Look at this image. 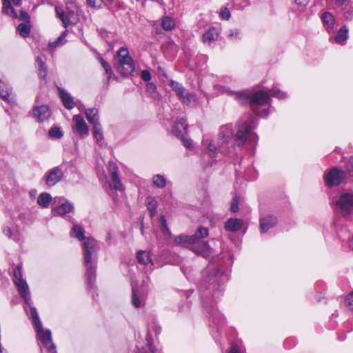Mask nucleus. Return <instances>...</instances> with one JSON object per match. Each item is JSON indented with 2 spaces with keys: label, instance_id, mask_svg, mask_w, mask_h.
<instances>
[{
  "label": "nucleus",
  "instance_id": "79ce46f5",
  "mask_svg": "<svg viewBox=\"0 0 353 353\" xmlns=\"http://www.w3.org/2000/svg\"><path fill=\"white\" fill-rule=\"evenodd\" d=\"M236 9H242L249 5V0H230Z\"/></svg>",
  "mask_w": 353,
  "mask_h": 353
},
{
  "label": "nucleus",
  "instance_id": "cd10ccee",
  "mask_svg": "<svg viewBox=\"0 0 353 353\" xmlns=\"http://www.w3.org/2000/svg\"><path fill=\"white\" fill-rule=\"evenodd\" d=\"M348 30L345 26H343L337 32L334 40L336 43L343 44L347 39Z\"/></svg>",
  "mask_w": 353,
  "mask_h": 353
},
{
  "label": "nucleus",
  "instance_id": "20e7f679",
  "mask_svg": "<svg viewBox=\"0 0 353 353\" xmlns=\"http://www.w3.org/2000/svg\"><path fill=\"white\" fill-rule=\"evenodd\" d=\"M208 230L205 227H199L196 233L188 236L181 234L175 236L174 242L177 245H191V250L196 254L207 257L211 254V248L207 241L203 240L208 236Z\"/></svg>",
  "mask_w": 353,
  "mask_h": 353
},
{
  "label": "nucleus",
  "instance_id": "f3484780",
  "mask_svg": "<svg viewBox=\"0 0 353 353\" xmlns=\"http://www.w3.org/2000/svg\"><path fill=\"white\" fill-rule=\"evenodd\" d=\"M187 128L188 125L185 123V120L181 119L174 123L172 132L175 137L182 138L187 134Z\"/></svg>",
  "mask_w": 353,
  "mask_h": 353
},
{
  "label": "nucleus",
  "instance_id": "37998d69",
  "mask_svg": "<svg viewBox=\"0 0 353 353\" xmlns=\"http://www.w3.org/2000/svg\"><path fill=\"white\" fill-rule=\"evenodd\" d=\"M99 60H100L101 65L103 66V69L105 70V74L107 75V79H108V80H109L110 79V77H111V75H112V68H111V66L103 59L100 58Z\"/></svg>",
  "mask_w": 353,
  "mask_h": 353
},
{
  "label": "nucleus",
  "instance_id": "4c0bfd02",
  "mask_svg": "<svg viewBox=\"0 0 353 353\" xmlns=\"http://www.w3.org/2000/svg\"><path fill=\"white\" fill-rule=\"evenodd\" d=\"M157 204L156 201L152 198H149L148 200V209L150 212L151 217L156 214Z\"/></svg>",
  "mask_w": 353,
  "mask_h": 353
},
{
  "label": "nucleus",
  "instance_id": "a878e982",
  "mask_svg": "<svg viewBox=\"0 0 353 353\" xmlns=\"http://www.w3.org/2000/svg\"><path fill=\"white\" fill-rule=\"evenodd\" d=\"M85 117L92 125L100 123L99 121L98 110L96 108H89L85 110Z\"/></svg>",
  "mask_w": 353,
  "mask_h": 353
},
{
  "label": "nucleus",
  "instance_id": "09e8293b",
  "mask_svg": "<svg viewBox=\"0 0 353 353\" xmlns=\"http://www.w3.org/2000/svg\"><path fill=\"white\" fill-rule=\"evenodd\" d=\"M141 79L146 82H149L151 80V74L147 70H143L141 74Z\"/></svg>",
  "mask_w": 353,
  "mask_h": 353
},
{
  "label": "nucleus",
  "instance_id": "bf43d9fd",
  "mask_svg": "<svg viewBox=\"0 0 353 353\" xmlns=\"http://www.w3.org/2000/svg\"><path fill=\"white\" fill-rule=\"evenodd\" d=\"M3 233L6 236H8L9 238L12 236V231L10 228H6L3 229Z\"/></svg>",
  "mask_w": 353,
  "mask_h": 353
},
{
  "label": "nucleus",
  "instance_id": "f257e3e1",
  "mask_svg": "<svg viewBox=\"0 0 353 353\" xmlns=\"http://www.w3.org/2000/svg\"><path fill=\"white\" fill-rule=\"evenodd\" d=\"M255 119L250 117L248 120L239 121L236 126V132L233 134L230 125H223L219 129L218 135L219 145L216 146L210 143L208 145V150L215 153L221 152L224 155H234V154L228 146V139L230 136H233L239 147L243 145L248 140L251 143H255L257 141V135L252 132L255 128Z\"/></svg>",
  "mask_w": 353,
  "mask_h": 353
},
{
  "label": "nucleus",
  "instance_id": "473e14b6",
  "mask_svg": "<svg viewBox=\"0 0 353 353\" xmlns=\"http://www.w3.org/2000/svg\"><path fill=\"white\" fill-rule=\"evenodd\" d=\"M170 86L176 92L179 98L183 96V94H185L186 91V90L180 83L173 80L170 81Z\"/></svg>",
  "mask_w": 353,
  "mask_h": 353
},
{
  "label": "nucleus",
  "instance_id": "f704fd0d",
  "mask_svg": "<svg viewBox=\"0 0 353 353\" xmlns=\"http://www.w3.org/2000/svg\"><path fill=\"white\" fill-rule=\"evenodd\" d=\"M152 183L159 188H163L166 185V179L161 174H156L153 176Z\"/></svg>",
  "mask_w": 353,
  "mask_h": 353
},
{
  "label": "nucleus",
  "instance_id": "0eeeda50",
  "mask_svg": "<svg viewBox=\"0 0 353 353\" xmlns=\"http://www.w3.org/2000/svg\"><path fill=\"white\" fill-rule=\"evenodd\" d=\"M117 57L116 68L117 71L123 76L130 74L134 70V64L129 56L128 50L126 48H121L117 52Z\"/></svg>",
  "mask_w": 353,
  "mask_h": 353
},
{
  "label": "nucleus",
  "instance_id": "c85d7f7f",
  "mask_svg": "<svg viewBox=\"0 0 353 353\" xmlns=\"http://www.w3.org/2000/svg\"><path fill=\"white\" fill-rule=\"evenodd\" d=\"M180 100L183 103L186 104L188 105H190L194 104L197 102V98L195 94L185 91V94H183L180 98Z\"/></svg>",
  "mask_w": 353,
  "mask_h": 353
},
{
  "label": "nucleus",
  "instance_id": "412c9836",
  "mask_svg": "<svg viewBox=\"0 0 353 353\" xmlns=\"http://www.w3.org/2000/svg\"><path fill=\"white\" fill-rule=\"evenodd\" d=\"M137 259L139 264L147 265L150 264L151 266L153 265V262L151 259V254L149 251L139 250L137 253Z\"/></svg>",
  "mask_w": 353,
  "mask_h": 353
},
{
  "label": "nucleus",
  "instance_id": "5701e85b",
  "mask_svg": "<svg viewBox=\"0 0 353 353\" xmlns=\"http://www.w3.org/2000/svg\"><path fill=\"white\" fill-rule=\"evenodd\" d=\"M55 10L57 15L61 20L64 27H67L69 23H74V21L71 19L73 12L65 14L62 9L57 7Z\"/></svg>",
  "mask_w": 353,
  "mask_h": 353
},
{
  "label": "nucleus",
  "instance_id": "c756f323",
  "mask_svg": "<svg viewBox=\"0 0 353 353\" xmlns=\"http://www.w3.org/2000/svg\"><path fill=\"white\" fill-rule=\"evenodd\" d=\"M66 34L67 32L65 31L57 38L56 41L50 42L48 44L49 48L52 50L55 49L57 47H60L63 46L66 42Z\"/></svg>",
  "mask_w": 353,
  "mask_h": 353
},
{
  "label": "nucleus",
  "instance_id": "9d476101",
  "mask_svg": "<svg viewBox=\"0 0 353 353\" xmlns=\"http://www.w3.org/2000/svg\"><path fill=\"white\" fill-rule=\"evenodd\" d=\"M345 178V172L333 168L325 174V182L327 186L339 185Z\"/></svg>",
  "mask_w": 353,
  "mask_h": 353
},
{
  "label": "nucleus",
  "instance_id": "13d9d810",
  "mask_svg": "<svg viewBox=\"0 0 353 353\" xmlns=\"http://www.w3.org/2000/svg\"><path fill=\"white\" fill-rule=\"evenodd\" d=\"M296 3L300 6H305L309 3L310 0H294Z\"/></svg>",
  "mask_w": 353,
  "mask_h": 353
},
{
  "label": "nucleus",
  "instance_id": "3c124183",
  "mask_svg": "<svg viewBox=\"0 0 353 353\" xmlns=\"http://www.w3.org/2000/svg\"><path fill=\"white\" fill-rule=\"evenodd\" d=\"M230 210L232 212H236L239 210V202L236 198H234L231 206Z\"/></svg>",
  "mask_w": 353,
  "mask_h": 353
},
{
  "label": "nucleus",
  "instance_id": "39448f33",
  "mask_svg": "<svg viewBox=\"0 0 353 353\" xmlns=\"http://www.w3.org/2000/svg\"><path fill=\"white\" fill-rule=\"evenodd\" d=\"M28 315L32 319L37 336L41 343L47 346L49 345V352L51 353H57L56 347L52 342L51 332L48 330L43 331L42 323L38 315L36 308L32 305H29V307L24 306Z\"/></svg>",
  "mask_w": 353,
  "mask_h": 353
},
{
  "label": "nucleus",
  "instance_id": "58836bf2",
  "mask_svg": "<svg viewBox=\"0 0 353 353\" xmlns=\"http://www.w3.org/2000/svg\"><path fill=\"white\" fill-rule=\"evenodd\" d=\"M160 220H161V230L162 233L165 236H170L171 232H170V231L168 228V226L167 225L166 219H165V216L163 215H161Z\"/></svg>",
  "mask_w": 353,
  "mask_h": 353
},
{
  "label": "nucleus",
  "instance_id": "ea45409f",
  "mask_svg": "<svg viewBox=\"0 0 353 353\" xmlns=\"http://www.w3.org/2000/svg\"><path fill=\"white\" fill-rule=\"evenodd\" d=\"M36 61L39 65V75L42 78H45L47 75V68L45 63L39 57H37Z\"/></svg>",
  "mask_w": 353,
  "mask_h": 353
},
{
  "label": "nucleus",
  "instance_id": "393cba45",
  "mask_svg": "<svg viewBox=\"0 0 353 353\" xmlns=\"http://www.w3.org/2000/svg\"><path fill=\"white\" fill-rule=\"evenodd\" d=\"M321 19L328 31L332 30L334 28V17L329 13L325 12L321 15Z\"/></svg>",
  "mask_w": 353,
  "mask_h": 353
},
{
  "label": "nucleus",
  "instance_id": "864d4df0",
  "mask_svg": "<svg viewBox=\"0 0 353 353\" xmlns=\"http://www.w3.org/2000/svg\"><path fill=\"white\" fill-rule=\"evenodd\" d=\"M146 90L148 92L152 94L156 92L157 87L153 83H148L146 85Z\"/></svg>",
  "mask_w": 353,
  "mask_h": 353
},
{
  "label": "nucleus",
  "instance_id": "5fc2aeb1",
  "mask_svg": "<svg viewBox=\"0 0 353 353\" xmlns=\"http://www.w3.org/2000/svg\"><path fill=\"white\" fill-rule=\"evenodd\" d=\"M183 143V145L187 148H191L192 147V143L190 139H185L184 136L182 138H179Z\"/></svg>",
  "mask_w": 353,
  "mask_h": 353
},
{
  "label": "nucleus",
  "instance_id": "8fccbe9b",
  "mask_svg": "<svg viewBox=\"0 0 353 353\" xmlns=\"http://www.w3.org/2000/svg\"><path fill=\"white\" fill-rule=\"evenodd\" d=\"M240 32L238 29H231L229 31L228 37L230 39H238L239 38Z\"/></svg>",
  "mask_w": 353,
  "mask_h": 353
},
{
  "label": "nucleus",
  "instance_id": "9b49d317",
  "mask_svg": "<svg viewBox=\"0 0 353 353\" xmlns=\"http://www.w3.org/2000/svg\"><path fill=\"white\" fill-rule=\"evenodd\" d=\"M64 176V172L60 166L54 167L45 174V182L47 186L52 187L61 181Z\"/></svg>",
  "mask_w": 353,
  "mask_h": 353
},
{
  "label": "nucleus",
  "instance_id": "a18cd8bd",
  "mask_svg": "<svg viewBox=\"0 0 353 353\" xmlns=\"http://www.w3.org/2000/svg\"><path fill=\"white\" fill-rule=\"evenodd\" d=\"M346 307L350 310L353 311V292L350 293L345 301Z\"/></svg>",
  "mask_w": 353,
  "mask_h": 353
},
{
  "label": "nucleus",
  "instance_id": "603ef678",
  "mask_svg": "<svg viewBox=\"0 0 353 353\" xmlns=\"http://www.w3.org/2000/svg\"><path fill=\"white\" fill-rule=\"evenodd\" d=\"M346 170L350 176H353V157L349 159Z\"/></svg>",
  "mask_w": 353,
  "mask_h": 353
},
{
  "label": "nucleus",
  "instance_id": "72a5a7b5",
  "mask_svg": "<svg viewBox=\"0 0 353 353\" xmlns=\"http://www.w3.org/2000/svg\"><path fill=\"white\" fill-rule=\"evenodd\" d=\"M175 26L174 21L170 17H164L161 20V26L163 30H171Z\"/></svg>",
  "mask_w": 353,
  "mask_h": 353
},
{
  "label": "nucleus",
  "instance_id": "7c9ffc66",
  "mask_svg": "<svg viewBox=\"0 0 353 353\" xmlns=\"http://www.w3.org/2000/svg\"><path fill=\"white\" fill-rule=\"evenodd\" d=\"M0 97L1 99L8 103H12L14 100V96L12 90L10 88L0 89Z\"/></svg>",
  "mask_w": 353,
  "mask_h": 353
},
{
  "label": "nucleus",
  "instance_id": "4d7b16f0",
  "mask_svg": "<svg viewBox=\"0 0 353 353\" xmlns=\"http://www.w3.org/2000/svg\"><path fill=\"white\" fill-rule=\"evenodd\" d=\"M344 16L347 19H353V10H347L344 13Z\"/></svg>",
  "mask_w": 353,
  "mask_h": 353
},
{
  "label": "nucleus",
  "instance_id": "de8ad7c7",
  "mask_svg": "<svg viewBox=\"0 0 353 353\" xmlns=\"http://www.w3.org/2000/svg\"><path fill=\"white\" fill-rule=\"evenodd\" d=\"M220 17L222 19L228 20L230 18V12L228 8L223 7L220 11Z\"/></svg>",
  "mask_w": 353,
  "mask_h": 353
},
{
  "label": "nucleus",
  "instance_id": "aec40b11",
  "mask_svg": "<svg viewBox=\"0 0 353 353\" xmlns=\"http://www.w3.org/2000/svg\"><path fill=\"white\" fill-rule=\"evenodd\" d=\"M132 303L137 308L141 307L145 304L144 294L134 287H132Z\"/></svg>",
  "mask_w": 353,
  "mask_h": 353
},
{
  "label": "nucleus",
  "instance_id": "e433bc0d",
  "mask_svg": "<svg viewBox=\"0 0 353 353\" xmlns=\"http://www.w3.org/2000/svg\"><path fill=\"white\" fill-rule=\"evenodd\" d=\"M93 136L98 143L103 139V136L100 123H97L93 125Z\"/></svg>",
  "mask_w": 353,
  "mask_h": 353
},
{
  "label": "nucleus",
  "instance_id": "a19ab883",
  "mask_svg": "<svg viewBox=\"0 0 353 353\" xmlns=\"http://www.w3.org/2000/svg\"><path fill=\"white\" fill-rule=\"evenodd\" d=\"M48 134L50 137L55 139H60L63 136L61 129L57 126L51 128Z\"/></svg>",
  "mask_w": 353,
  "mask_h": 353
},
{
  "label": "nucleus",
  "instance_id": "052dcab7",
  "mask_svg": "<svg viewBox=\"0 0 353 353\" xmlns=\"http://www.w3.org/2000/svg\"><path fill=\"white\" fill-rule=\"evenodd\" d=\"M230 353H240V350L238 346L233 345L230 348Z\"/></svg>",
  "mask_w": 353,
  "mask_h": 353
},
{
  "label": "nucleus",
  "instance_id": "4468645a",
  "mask_svg": "<svg viewBox=\"0 0 353 353\" xmlns=\"http://www.w3.org/2000/svg\"><path fill=\"white\" fill-rule=\"evenodd\" d=\"M12 3L14 6H19L21 3V0H3L2 12L12 18H17L18 15L12 8Z\"/></svg>",
  "mask_w": 353,
  "mask_h": 353
},
{
  "label": "nucleus",
  "instance_id": "dca6fc26",
  "mask_svg": "<svg viewBox=\"0 0 353 353\" xmlns=\"http://www.w3.org/2000/svg\"><path fill=\"white\" fill-rule=\"evenodd\" d=\"M277 223L276 217L268 215L260 219V230L262 233L266 232Z\"/></svg>",
  "mask_w": 353,
  "mask_h": 353
},
{
  "label": "nucleus",
  "instance_id": "680f3d73",
  "mask_svg": "<svg viewBox=\"0 0 353 353\" xmlns=\"http://www.w3.org/2000/svg\"><path fill=\"white\" fill-rule=\"evenodd\" d=\"M203 306L208 313L211 312V311L212 310L213 306H212V309H211L210 307H208V303L205 301H203Z\"/></svg>",
  "mask_w": 353,
  "mask_h": 353
},
{
  "label": "nucleus",
  "instance_id": "6e6d98bb",
  "mask_svg": "<svg viewBox=\"0 0 353 353\" xmlns=\"http://www.w3.org/2000/svg\"><path fill=\"white\" fill-rule=\"evenodd\" d=\"M19 17L21 20L26 21V23H28V19H29L28 14L26 11H23V10H21L20 12V15Z\"/></svg>",
  "mask_w": 353,
  "mask_h": 353
},
{
  "label": "nucleus",
  "instance_id": "e2e57ef3",
  "mask_svg": "<svg viewBox=\"0 0 353 353\" xmlns=\"http://www.w3.org/2000/svg\"><path fill=\"white\" fill-rule=\"evenodd\" d=\"M349 246L353 250V236L349 240Z\"/></svg>",
  "mask_w": 353,
  "mask_h": 353
},
{
  "label": "nucleus",
  "instance_id": "423d86ee",
  "mask_svg": "<svg viewBox=\"0 0 353 353\" xmlns=\"http://www.w3.org/2000/svg\"><path fill=\"white\" fill-rule=\"evenodd\" d=\"M13 281L17 286L18 291L23 297L25 306L29 307L30 303V296L28 285L25 279H23V272L21 265H17L12 268Z\"/></svg>",
  "mask_w": 353,
  "mask_h": 353
},
{
  "label": "nucleus",
  "instance_id": "f03ea898",
  "mask_svg": "<svg viewBox=\"0 0 353 353\" xmlns=\"http://www.w3.org/2000/svg\"><path fill=\"white\" fill-rule=\"evenodd\" d=\"M70 236L79 241H83V261L86 268V277L89 288H93L96 281L97 265L93 261L92 256L97 250V242L92 237H85L83 228L77 224L73 225Z\"/></svg>",
  "mask_w": 353,
  "mask_h": 353
},
{
  "label": "nucleus",
  "instance_id": "ddd939ff",
  "mask_svg": "<svg viewBox=\"0 0 353 353\" xmlns=\"http://www.w3.org/2000/svg\"><path fill=\"white\" fill-rule=\"evenodd\" d=\"M33 115L39 122H42L50 117L51 111L46 105L35 106L33 109Z\"/></svg>",
  "mask_w": 353,
  "mask_h": 353
},
{
  "label": "nucleus",
  "instance_id": "bb28decb",
  "mask_svg": "<svg viewBox=\"0 0 353 353\" xmlns=\"http://www.w3.org/2000/svg\"><path fill=\"white\" fill-rule=\"evenodd\" d=\"M52 201V196L49 193L43 192L37 198V203L42 208H48Z\"/></svg>",
  "mask_w": 353,
  "mask_h": 353
},
{
  "label": "nucleus",
  "instance_id": "49530a36",
  "mask_svg": "<svg viewBox=\"0 0 353 353\" xmlns=\"http://www.w3.org/2000/svg\"><path fill=\"white\" fill-rule=\"evenodd\" d=\"M87 4L95 8H99L103 4V0H86Z\"/></svg>",
  "mask_w": 353,
  "mask_h": 353
},
{
  "label": "nucleus",
  "instance_id": "69168bd1",
  "mask_svg": "<svg viewBox=\"0 0 353 353\" xmlns=\"http://www.w3.org/2000/svg\"><path fill=\"white\" fill-rule=\"evenodd\" d=\"M110 232H108V233L107 234V240H110Z\"/></svg>",
  "mask_w": 353,
  "mask_h": 353
},
{
  "label": "nucleus",
  "instance_id": "2f4dec72",
  "mask_svg": "<svg viewBox=\"0 0 353 353\" xmlns=\"http://www.w3.org/2000/svg\"><path fill=\"white\" fill-rule=\"evenodd\" d=\"M147 340V346L139 350V353H156L154 346L152 345V341L150 334H148Z\"/></svg>",
  "mask_w": 353,
  "mask_h": 353
},
{
  "label": "nucleus",
  "instance_id": "6e6552de",
  "mask_svg": "<svg viewBox=\"0 0 353 353\" xmlns=\"http://www.w3.org/2000/svg\"><path fill=\"white\" fill-rule=\"evenodd\" d=\"M336 208L343 216L353 214V192L342 193L336 201Z\"/></svg>",
  "mask_w": 353,
  "mask_h": 353
},
{
  "label": "nucleus",
  "instance_id": "2eb2a0df",
  "mask_svg": "<svg viewBox=\"0 0 353 353\" xmlns=\"http://www.w3.org/2000/svg\"><path fill=\"white\" fill-rule=\"evenodd\" d=\"M73 121L75 123L74 127L76 130L82 136L88 135V126L84 121L83 117L80 114H77L73 117Z\"/></svg>",
  "mask_w": 353,
  "mask_h": 353
},
{
  "label": "nucleus",
  "instance_id": "c03bdc74",
  "mask_svg": "<svg viewBox=\"0 0 353 353\" xmlns=\"http://www.w3.org/2000/svg\"><path fill=\"white\" fill-rule=\"evenodd\" d=\"M270 96L277 97L279 99H284L286 97V94L277 88H272L269 91Z\"/></svg>",
  "mask_w": 353,
  "mask_h": 353
},
{
  "label": "nucleus",
  "instance_id": "4be33fe9",
  "mask_svg": "<svg viewBox=\"0 0 353 353\" xmlns=\"http://www.w3.org/2000/svg\"><path fill=\"white\" fill-rule=\"evenodd\" d=\"M219 32L216 28H210L203 35V41L204 43H210L218 39Z\"/></svg>",
  "mask_w": 353,
  "mask_h": 353
},
{
  "label": "nucleus",
  "instance_id": "a211bd4d",
  "mask_svg": "<svg viewBox=\"0 0 353 353\" xmlns=\"http://www.w3.org/2000/svg\"><path fill=\"white\" fill-rule=\"evenodd\" d=\"M59 96L64 107L68 110L72 109L75 106V102L70 93L63 89L59 88Z\"/></svg>",
  "mask_w": 353,
  "mask_h": 353
},
{
  "label": "nucleus",
  "instance_id": "6ab92c4d",
  "mask_svg": "<svg viewBox=\"0 0 353 353\" xmlns=\"http://www.w3.org/2000/svg\"><path fill=\"white\" fill-rule=\"evenodd\" d=\"M243 222L240 219H229L224 225V228L228 232L239 231L243 227Z\"/></svg>",
  "mask_w": 353,
  "mask_h": 353
},
{
  "label": "nucleus",
  "instance_id": "c9c22d12",
  "mask_svg": "<svg viewBox=\"0 0 353 353\" xmlns=\"http://www.w3.org/2000/svg\"><path fill=\"white\" fill-rule=\"evenodd\" d=\"M17 30L23 37H27L30 32V26L28 23H21L18 26Z\"/></svg>",
  "mask_w": 353,
  "mask_h": 353
},
{
  "label": "nucleus",
  "instance_id": "f8f14e48",
  "mask_svg": "<svg viewBox=\"0 0 353 353\" xmlns=\"http://www.w3.org/2000/svg\"><path fill=\"white\" fill-rule=\"evenodd\" d=\"M209 282V288L213 290V297L216 298L217 292L221 291V285H220V282L221 281L223 283L226 281L227 276L223 272H221L219 270H216L214 274L212 276H209L207 279Z\"/></svg>",
  "mask_w": 353,
  "mask_h": 353
},
{
  "label": "nucleus",
  "instance_id": "7ed1b4c3",
  "mask_svg": "<svg viewBox=\"0 0 353 353\" xmlns=\"http://www.w3.org/2000/svg\"><path fill=\"white\" fill-rule=\"evenodd\" d=\"M228 92L230 95L234 96L241 105H244L250 104L252 110L256 115L266 117L270 114L268 109H263L262 112H259L258 110L259 106L264 105L271 101L268 92L261 90L254 92H251L248 90L236 92Z\"/></svg>",
  "mask_w": 353,
  "mask_h": 353
},
{
  "label": "nucleus",
  "instance_id": "0e129e2a",
  "mask_svg": "<svg viewBox=\"0 0 353 353\" xmlns=\"http://www.w3.org/2000/svg\"><path fill=\"white\" fill-rule=\"evenodd\" d=\"M347 0H336L339 5H343Z\"/></svg>",
  "mask_w": 353,
  "mask_h": 353
},
{
  "label": "nucleus",
  "instance_id": "b1692460",
  "mask_svg": "<svg viewBox=\"0 0 353 353\" xmlns=\"http://www.w3.org/2000/svg\"><path fill=\"white\" fill-rule=\"evenodd\" d=\"M73 210V205L68 201L62 203L55 208L56 212L60 216H63L67 213L71 212Z\"/></svg>",
  "mask_w": 353,
  "mask_h": 353
},
{
  "label": "nucleus",
  "instance_id": "1a4fd4ad",
  "mask_svg": "<svg viewBox=\"0 0 353 353\" xmlns=\"http://www.w3.org/2000/svg\"><path fill=\"white\" fill-rule=\"evenodd\" d=\"M108 170L110 175L109 181L110 188H113L117 191L124 190V186L119 176V170L117 164L114 162L110 161L108 165Z\"/></svg>",
  "mask_w": 353,
  "mask_h": 353
}]
</instances>
